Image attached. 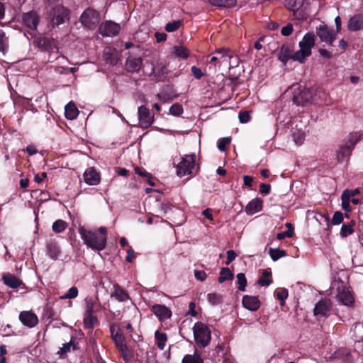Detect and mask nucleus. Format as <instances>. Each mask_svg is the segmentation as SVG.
<instances>
[{
  "label": "nucleus",
  "mask_w": 363,
  "mask_h": 363,
  "mask_svg": "<svg viewBox=\"0 0 363 363\" xmlns=\"http://www.w3.org/2000/svg\"><path fill=\"white\" fill-rule=\"evenodd\" d=\"M119 349L122 353L124 360L126 362L130 361L132 358V355H131L127 345H125L124 348L121 347Z\"/></svg>",
  "instance_id": "56"
},
{
  "label": "nucleus",
  "mask_w": 363,
  "mask_h": 363,
  "mask_svg": "<svg viewBox=\"0 0 363 363\" xmlns=\"http://www.w3.org/2000/svg\"><path fill=\"white\" fill-rule=\"evenodd\" d=\"M191 69V72H192L193 75L197 79H200L204 75V74L202 72V71L199 68L196 67V66H193Z\"/></svg>",
  "instance_id": "59"
},
{
  "label": "nucleus",
  "mask_w": 363,
  "mask_h": 363,
  "mask_svg": "<svg viewBox=\"0 0 363 363\" xmlns=\"http://www.w3.org/2000/svg\"><path fill=\"white\" fill-rule=\"evenodd\" d=\"M239 120L240 123H245L250 121V116L247 111L240 112L239 113Z\"/></svg>",
  "instance_id": "57"
},
{
  "label": "nucleus",
  "mask_w": 363,
  "mask_h": 363,
  "mask_svg": "<svg viewBox=\"0 0 363 363\" xmlns=\"http://www.w3.org/2000/svg\"><path fill=\"white\" fill-rule=\"evenodd\" d=\"M207 298L208 302L213 305L218 303L220 301L219 296L215 293L208 294Z\"/></svg>",
  "instance_id": "58"
},
{
  "label": "nucleus",
  "mask_w": 363,
  "mask_h": 363,
  "mask_svg": "<svg viewBox=\"0 0 363 363\" xmlns=\"http://www.w3.org/2000/svg\"><path fill=\"white\" fill-rule=\"evenodd\" d=\"M169 113L173 116H179L183 113V107L179 104H174L170 107Z\"/></svg>",
  "instance_id": "49"
},
{
  "label": "nucleus",
  "mask_w": 363,
  "mask_h": 363,
  "mask_svg": "<svg viewBox=\"0 0 363 363\" xmlns=\"http://www.w3.org/2000/svg\"><path fill=\"white\" fill-rule=\"evenodd\" d=\"M211 5L218 7H233L237 4V0H208Z\"/></svg>",
  "instance_id": "27"
},
{
  "label": "nucleus",
  "mask_w": 363,
  "mask_h": 363,
  "mask_svg": "<svg viewBox=\"0 0 363 363\" xmlns=\"http://www.w3.org/2000/svg\"><path fill=\"white\" fill-rule=\"evenodd\" d=\"M269 255L273 261H277L279 258L286 256V252L279 248H270L269 250Z\"/></svg>",
  "instance_id": "34"
},
{
  "label": "nucleus",
  "mask_w": 363,
  "mask_h": 363,
  "mask_svg": "<svg viewBox=\"0 0 363 363\" xmlns=\"http://www.w3.org/2000/svg\"><path fill=\"white\" fill-rule=\"evenodd\" d=\"M194 275L196 279L203 281L206 279V274L204 271L195 270Z\"/></svg>",
  "instance_id": "62"
},
{
  "label": "nucleus",
  "mask_w": 363,
  "mask_h": 363,
  "mask_svg": "<svg viewBox=\"0 0 363 363\" xmlns=\"http://www.w3.org/2000/svg\"><path fill=\"white\" fill-rule=\"evenodd\" d=\"M182 363H203V362L199 355L194 354V355L186 354L182 359Z\"/></svg>",
  "instance_id": "38"
},
{
  "label": "nucleus",
  "mask_w": 363,
  "mask_h": 363,
  "mask_svg": "<svg viewBox=\"0 0 363 363\" xmlns=\"http://www.w3.org/2000/svg\"><path fill=\"white\" fill-rule=\"evenodd\" d=\"M174 52L178 57L183 59L187 58L189 55V52L187 48L183 46H176L174 48Z\"/></svg>",
  "instance_id": "44"
},
{
  "label": "nucleus",
  "mask_w": 363,
  "mask_h": 363,
  "mask_svg": "<svg viewBox=\"0 0 363 363\" xmlns=\"http://www.w3.org/2000/svg\"><path fill=\"white\" fill-rule=\"evenodd\" d=\"M293 25L291 23H287L281 30V33L284 36H289L292 33Z\"/></svg>",
  "instance_id": "55"
},
{
  "label": "nucleus",
  "mask_w": 363,
  "mask_h": 363,
  "mask_svg": "<svg viewBox=\"0 0 363 363\" xmlns=\"http://www.w3.org/2000/svg\"><path fill=\"white\" fill-rule=\"evenodd\" d=\"M314 45L315 35L313 33H307L298 43L299 50L292 55V60L304 63L306 57L311 55V50Z\"/></svg>",
  "instance_id": "2"
},
{
  "label": "nucleus",
  "mask_w": 363,
  "mask_h": 363,
  "mask_svg": "<svg viewBox=\"0 0 363 363\" xmlns=\"http://www.w3.org/2000/svg\"><path fill=\"white\" fill-rule=\"evenodd\" d=\"M194 341L199 348L207 347L211 340V331L208 326L202 322H196L193 327Z\"/></svg>",
  "instance_id": "4"
},
{
  "label": "nucleus",
  "mask_w": 363,
  "mask_h": 363,
  "mask_svg": "<svg viewBox=\"0 0 363 363\" xmlns=\"http://www.w3.org/2000/svg\"><path fill=\"white\" fill-rule=\"evenodd\" d=\"M47 255L52 259L56 260L58 259L61 251L57 242L50 240L46 245Z\"/></svg>",
  "instance_id": "20"
},
{
  "label": "nucleus",
  "mask_w": 363,
  "mask_h": 363,
  "mask_svg": "<svg viewBox=\"0 0 363 363\" xmlns=\"http://www.w3.org/2000/svg\"><path fill=\"white\" fill-rule=\"evenodd\" d=\"M51 26L57 27L70 19V10L62 4H57L48 10Z\"/></svg>",
  "instance_id": "3"
},
{
  "label": "nucleus",
  "mask_w": 363,
  "mask_h": 363,
  "mask_svg": "<svg viewBox=\"0 0 363 363\" xmlns=\"http://www.w3.org/2000/svg\"><path fill=\"white\" fill-rule=\"evenodd\" d=\"M284 6L293 12L294 16L298 20H305L308 16L307 0H286Z\"/></svg>",
  "instance_id": "5"
},
{
  "label": "nucleus",
  "mask_w": 363,
  "mask_h": 363,
  "mask_svg": "<svg viewBox=\"0 0 363 363\" xmlns=\"http://www.w3.org/2000/svg\"><path fill=\"white\" fill-rule=\"evenodd\" d=\"M112 338L118 348H124L125 345H126L124 336L121 332H117Z\"/></svg>",
  "instance_id": "42"
},
{
  "label": "nucleus",
  "mask_w": 363,
  "mask_h": 363,
  "mask_svg": "<svg viewBox=\"0 0 363 363\" xmlns=\"http://www.w3.org/2000/svg\"><path fill=\"white\" fill-rule=\"evenodd\" d=\"M292 138L296 144L301 145L305 139V133L303 131L298 130L293 133Z\"/></svg>",
  "instance_id": "43"
},
{
  "label": "nucleus",
  "mask_w": 363,
  "mask_h": 363,
  "mask_svg": "<svg viewBox=\"0 0 363 363\" xmlns=\"http://www.w3.org/2000/svg\"><path fill=\"white\" fill-rule=\"evenodd\" d=\"M121 30V26L118 23L111 21L103 22L99 28L100 34L106 37H113L117 35Z\"/></svg>",
  "instance_id": "13"
},
{
  "label": "nucleus",
  "mask_w": 363,
  "mask_h": 363,
  "mask_svg": "<svg viewBox=\"0 0 363 363\" xmlns=\"http://www.w3.org/2000/svg\"><path fill=\"white\" fill-rule=\"evenodd\" d=\"M352 147L349 145V144H345L342 146L340 150L337 151V157L339 162H343L345 159H347L351 154Z\"/></svg>",
  "instance_id": "26"
},
{
  "label": "nucleus",
  "mask_w": 363,
  "mask_h": 363,
  "mask_svg": "<svg viewBox=\"0 0 363 363\" xmlns=\"http://www.w3.org/2000/svg\"><path fill=\"white\" fill-rule=\"evenodd\" d=\"M336 32L329 28L325 24L322 23L316 28V35L320 41L331 45L336 39Z\"/></svg>",
  "instance_id": "9"
},
{
  "label": "nucleus",
  "mask_w": 363,
  "mask_h": 363,
  "mask_svg": "<svg viewBox=\"0 0 363 363\" xmlns=\"http://www.w3.org/2000/svg\"><path fill=\"white\" fill-rule=\"evenodd\" d=\"M361 135L359 132L351 133L347 137L345 144H349V145L353 148L354 145L359 140Z\"/></svg>",
  "instance_id": "35"
},
{
  "label": "nucleus",
  "mask_w": 363,
  "mask_h": 363,
  "mask_svg": "<svg viewBox=\"0 0 363 363\" xmlns=\"http://www.w3.org/2000/svg\"><path fill=\"white\" fill-rule=\"evenodd\" d=\"M85 312L86 313H94L101 308V304L97 297L87 296L85 300Z\"/></svg>",
  "instance_id": "17"
},
{
  "label": "nucleus",
  "mask_w": 363,
  "mask_h": 363,
  "mask_svg": "<svg viewBox=\"0 0 363 363\" xmlns=\"http://www.w3.org/2000/svg\"><path fill=\"white\" fill-rule=\"evenodd\" d=\"M341 200H342V209L346 212H350L352 211V208L350 207V199H349L347 197H344L342 195L341 196Z\"/></svg>",
  "instance_id": "54"
},
{
  "label": "nucleus",
  "mask_w": 363,
  "mask_h": 363,
  "mask_svg": "<svg viewBox=\"0 0 363 363\" xmlns=\"http://www.w3.org/2000/svg\"><path fill=\"white\" fill-rule=\"evenodd\" d=\"M153 72L156 75H158L159 80H164L166 77L167 68L164 65H157L154 67Z\"/></svg>",
  "instance_id": "37"
},
{
  "label": "nucleus",
  "mask_w": 363,
  "mask_h": 363,
  "mask_svg": "<svg viewBox=\"0 0 363 363\" xmlns=\"http://www.w3.org/2000/svg\"><path fill=\"white\" fill-rule=\"evenodd\" d=\"M140 57H128L126 60V67L129 72H138L142 65Z\"/></svg>",
  "instance_id": "24"
},
{
  "label": "nucleus",
  "mask_w": 363,
  "mask_h": 363,
  "mask_svg": "<svg viewBox=\"0 0 363 363\" xmlns=\"http://www.w3.org/2000/svg\"><path fill=\"white\" fill-rule=\"evenodd\" d=\"M271 186L269 184L262 183L259 186V191L263 194H268L270 192Z\"/></svg>",
  "instance_id": "63"
},
{
  "label": "nucleus",
  "mask_w": 363,
  "mask_h": 363,
  "mask_svg": "<svg viewBox=\"0 0 363 363\" xmlns=\"http://www.w3.org/2000/svg\"><path fill=\"white\" fill-rule=\"evenodd\" d=\"M242 305L248 310L255 311L259 307V301L257 296L245 295L242 297Z\"/></svg>",
  "instance_id": "19"
},
{
  "label": "nucleus",
  "mask_w": 363,
  "mask_h": 363,
  "mask_svg": "<svg viewBox=\"0 0 363 363\" xmlns=\"http://www.w3.org/2000/svg\"><path fill=\"white\" fill-rule=\"evenodd\" d=\"M156 345L158 348L161 350H164L165 347V343L167 340V337L166 333L160 332L157 330L155 334Z\"/></svg>",
  "instance_id": "29"
},
{
  "label": "nucleus",
  "mask_w": 363,
  "mask_h": 363,
  "mask_svg": "<svg viewBox=\"0 0 363 363\" xmlns=\"http://www.w3.org/2000/svg\"><path fill=\"white\" fill-rule=\"evenodd\" d=\"M333 303L330 299L322 298L315 305L313 309L314 315L318 318L328 316L330 313Z\"/></svg>",
  "instance_id": "12"
},
{
  "label": "nucleus",
  "mask_w": 363,
  "mask_h": 363,
  "mask_svg": "<svg viewBox=\"0 0 363 363\" xmlns=\"http://www.w3.org/2000/svg\"><path fill=\"white\" fill-rule=\"evenodd\" d=\"M355 223L356 222L354 220H352L349 223L343 224L340 232L341 238H344L350 235H352L354 233L353 227Z\"/></svg>",
  "instance_id": "28"
},
{
  "label": "nucleus",
  "mask_w": 363,
  "mask_h": 363,
  "mask_svg": "<svg viewBox=\"0 0 363 363\" xmlns=\"http://www.w3.org/2000/svg\"><path fill=\"white\" fill-rule=\"evenodd\" d=\"M83 178L85 183L92 186L99 184L101 180L100 174L94 167L86 169L83 174Z\"/></svg>",
  "instance_id": "16"
},
{
  "label": "nucleus",
  "mask_w": 363,
  "mask_h": 363,
  "mask_svg": "<svg viewBox=\"0 0 363 363\" xmlns=\"http://www.w3.org/2000/svg\"><path fill=\"white\" fill-rule=\"evenodd\" d=\"M99 20V13L91 8H87L84 10L79 18L82 25L89 30H94L97 26Z\"/></svg>",
  "instance_id": "6"
},
{
  "label": "nucleus",
  "mask_w": 363,
  "mask_h": 363,
  "mask_svg": "<svg viewBox=\"0 0 363 363\" xmlns=\"http://www.w3.org/2000/svg\"><path fill=\"white\" fill-rule=\"evenodd\" d=\"M19 320L23 325L30 328L35 327L38 323V316L31 311L21 312Z\"/></svg>",
  "instance_id": "15"
},
{
  "label": "nucleus",
  "mask_w": 363,
  "mask_h": 363,
  "mask_svg": "<svg viewBox=\"0 0 363 363\" xmlns=\"http://www.w3.org/2000/svg\"><path fill=\"white\" fill-rule=\"evenodd\" d=\"M2 279L6 285L13 289H16L23 284L19 279L9 273L4 274Z\"/></svg>",
  "instance_id": "22"
},
{
  "label": "nucleus",
  "mask_w": 363,
  "mask_h": 363,
  "mask_svg": "<svg viewBox=\"0 0 363 363\" xmlns=\"http://www.w3.org/2000/svg\"><path fill=\"white\" fill-rule=\"evenodd\" d=\"M336 298L337 302L345 306L352 308L354 304V298L352 292L345 286H340L337 289Z\"/></svg>",
  "instance_id": "8"
},
{
  "label": "nucleus",
  "mask_w": 363,
  "mask_h": 363,
  "mask_svg": "<svg viewBox=\"0 0 363 363\" xmlns=\"http://www.w3.org/2000/svg\"><path fill=\"white\" fill-rule=\"evenodd\" d=\"M363 26V15L357 14L350 18L347 23V28L350 30L357 31L362 28Z\"/></svg>",
  "instance_id": "21"
},
{
  "label": "nucleus",
  "mask_w": 363,
  "mask_h": 363,
  "mask_svg": "<svg viewBox=\"0 0 363 363\" xmlns=\"http://www.w3.org/2000/svg\"><path fill=\"white\" fill-rule=\"evenodd\" d=\"M8 49L7 39L5 33L2 30H0V51L4 55Z\"/></svg>",
  "instance_id": "46"
},
{
  "label": "nucleus",
  "mask_w": 363,
  "mask_h": 363,
  "mask_svg": "<svg viewBox=\"0 0 363 363\" xmlns=\"http://www.w3.org/2000/svg\"><path fill=\"white\" fill-rule=\"evenodd\" d=\"M97 322L96 316L94 315V313H84V324L86 328H92Z\"/></svg>",
  "instance_id": "33"
},
{
  "label": "nucleus",
  "mask_w": 363,
  "mask_h": 363,
  "mask_svg": "<svg viewBox=\"0 0 363 363\" xmlns=\"http://www.w3.org/2000/svg\"><path fill=\"white\" fill-rule=\"evenodd\" d=\"M293 236V232L291 230H286L282 233H278L277 238L278 240L284 239V238H291Z\"/></svg>",
  "instance_id": "61"
},
{
  "label": "nucleus",
  "mask_w": 363,
  "mask_h": 363,
  "mask_svg": "<svg viewBox=\"0 0 363 363\" xmlns=\"http://www.w3.org/2000/svg\"><path fill=\"white\" fill-rule=\"evenodd\" d=\"M230 143V138H223L220 139L218 142V148L220 151H225L226 149V146L228 145Z\"/></svg>",
  "instance_id": "51"
},
{
  "label": "nucleus",
  "mask_w": 363,
  "mask_h": 363,
  "mask_svg": "<svg viewBox=\"0 0 363 363\" xmlns=\"http://www.w3.org/2000/svg\"><path fill=\"white\" fill-rule=\"evenodd\" d=\"M182 26V21L180 20H175L172 22H169L165 26V30L171 33L176 31L179 28V27Z\"/></svg>",
  "instance_id": "41"
},
{
  "label": "nucleus",
  "mask_w": 363,
  "mask_h": 363,
  "mask_svg": "<svg viewBox=\"0 0 363 363\" xmlns=\"http://www.w3.org/2000/svg\"><path fill=\"white\" fill-rule=\"evenodd\" d=\"M139 123L140 127L147 128L150 127L154 121L153 116L150 113L148 108L144 106L138 108Z\"/></svg>",
  "instance_id": "14"
},
{
  "label": "nucleus",
  "mask_w": 363,
  "mask_h": 363,
  "mask_svg": "<svg viewBox=\"0 0 363 363\" xmlns=\"http://www.w3.org/2000/svg\"><path fill=\"white\" fill-rule=\"evenodd\" d=\"M233 274L231 271L228 268L223 267L220 271L218 281L223 283L227 280L233 279Z\"/></svg>",
  "instance_id": "36"
},
{
  "label": "nucleus",
  "mask_w": 363,
  "mask_h": 363,
  "mask_svg": "<svg viewBox=\"0 0 363 363\" xmlns=\"http://www.w3.org/2000/svg\"><path fill=\"white\" fill-rule=\"evenodd\" d=\"M277 298L281 301V305L284 304V301L288 297V291L285 289H282L280 291L276 292Z\"/></svg>",
  "instance_id": "52"
},
{
  "label": "nucleus",
  "mask_w": 363,
  "mask_h": 363,
  "mask_svg": "<svg viewBox=\"0 0 363 363\" xmlns=\"http://www.w3.org/2000/svg\"><path fill=\"white\" fill-rule=\"evenodd\" d=\"M291 50L288 46L283 45L279 52V60L282 62L284 64H286L290 58L292 59V55H291Z\"/></svg>",
  "instance_id": "31"
},
{
  "label": "nucleus",
  "mask_w": 363,
  "mask_h": 363,
  "mask_svg": "<svg viewBox=\"0 0 363 363\" xmlns=\"http://www.w3.org/2000/svg\"><path fill=\"white\" fill-rule=\"evenodd\" d=\"M79 114V111L76 107L75 104L72 102H69L65 107V117L69 120H73L77 118Z\"/></svg>",
  "instance_id": "25"
},
{
  "label": "nucleus",
  "mask_w": 363,
  "mask_h": 363,
  "mask_svg": "<svg viewBox=\"0 0 363 363\" xmlns=\"http://www.w3.org/2000/svg\"><path fill=\"white\" fill-rule=\"evenodd\" d=\"M359 194V189H351V190H349V189H345L342 195L344 196V197H347L349 199H350V198H352L354 197V196L357 195Z\"/></svg>",
  "instance_id": "53"
},
{
  "label": "nucleus",
  "mask_w": 363,
  "mask_h": 363,
  "mask_svg": "<svg viewBox=\"0 0 363 363\" xmlns=\"http://www.w3.org/2000/svg\"><path fill=\"white\" fill-rule=\"evenodd\" d=\"M72 346V343L70 342L69 343H65L63 345L62 347L60 349L61 355L66 354L67 352L70 351V347Z\"/></svg>",
  "instance_id": "64"
},
{
  "label": "nucleus",
  "mask_w": 363,
  "mask_h": 363,
  "mask_svg": "<svg viewBox=\"0 0 363 363\" xmlns=\"http://www.w3.org/2000/svg\"><path fill=\"white\" fill-rule=\"evenodd\" d=\"M112 297L115 298L118 301H125L129 299L128 294L121 288L116 287L113 294L111 295Z\"/></svg>",
  "instance_id": "30"
},
{
  "label": "nucleus",
  "mask_w": 363,
  "mask_h": 363,
  "mask_svg": "<svg viewBox=\"0 0 363 363\" xmlns=\"http://www.w3.org/2000/svg\"><path fill=\"white\" fill-rule=\"evenodd\" d=\"M343 220L344 217L342 213L340 211H336L332 218L331 224L334 225H340L343 222Z\"/></svg>",
  "instance_id": "47"
},
{
  "label": "nucleus",
  "mask_w": 363,
  "mask_h": 363,
  "mask_svg": "<svg viewBox=\"0 0 363 363\" xmlns=\"http://www.w3.org/2000/svg\"><path fill=\"white\" fill-rule=\"evenodd\" d=\"M226 57L229 59V69L238 66L240 59L237 55H232L228 52Z\"/></svg>",
  "instance_id": "50"
},
{
  "label": "nucleus",
  "mask_w": 363,
  "mask_h": 363,
  "mask_svg": "<svg viewBox=\"0 0 363 363\" xmlns=\"http://www.w3.org/2000/svg\"><path fill=\"white\" fill-rule=\"evenodd\" d=\"M78 296V289L75 286L71 287L67 294L62 296L60 298L62 299H67V298H74Z\"/></svg>",
  "instance_id": "48"
},
{
  "label": "nucleus",
  "mask_w": 363,
  "mask_h": 363,
  "mask_svg": "<svg viewBox=\"0 0 363 363\" xmlns=\"http://www.w3.org/2000/svg\"><path fill=\"white\" fill-rule=\"evenodd\" d=\"M262 201L259 199H255L250 201L245 207V211L249 215L255 214L262 209Z\"/></svg>",
  "instance_id": "23"
},
{
  "label": "nucleus",
  "mask_w": 363,
  "mask_h": 363,
  "mask_svg": "<svg viewBox=\"0 0 363 363\" xmlns=\"http://www.w3.org/2000/svg\"><path fill=\"white\" fill-rule=\"evenodd\" d=\"M67 223L63 220H57L52 224V230L55 233H61L67 228Z\"/></svg>",
  "instance_id": "40"
},
{
  "label": "nucleus",
  "mask_w": 363,
  "mask_h": 363,
  "mask_svg": "<svg viewBox=\"0 0 363 363\" xmlns=\"http://www.w3.org/2000/svg\"><path fill=\"white\" fill-rule=\"evenodd\" d=\"M21 19L23 25L30 30L34 32L36 30L40 22V16L37 11H30L23 13Z\"/></svg>",
  "instance_id": "10"
},
{
  "label": "nucleus",
  "mask_w": 363,
  "mask_h": 363,
  "mask_svg": "<svg viewBox=\"0 0 363 363\" xmlns=\"http://www.w3.org/2000/svg\"><path fill=\"white\" fill-rule=\"evenodd\" d=\"M34 43L39 48L45 50L50 52L48 59L50 62H52L57 58V57H52V53L57 54V48L53 40L45 37H39L35 39Z\"/></svg>",
  "instance_id": "11"
},
{
  "label": "nucleus",
  "mask_w": 363,
  "mask_h": 363,
  "mask_svg": "<svg viewBox=\"0 0 363 363\" xmlns=\"http://www.w3.org/2000/svg\"><path fill=\"white\" fill-rule=\"evenodd\" d=\"M152 311L161 320L169 318L172 315L171 311L164 305H153L152 306Z\"/></svg>",
  "instance_id": "18"
},
{
  "label": "nucleus",
  "mask_w": 363,
  "mask_h": 363,
  "mask_svg": "<svg viewBox=\"0 0 363 363\" xmlns=\"http://www.w3.org/2000/svg\"><path fill=\"white\" fill-rule=\"evenodd\" d=\"M228 52H229V50L228 49H218L215 51V56H212L211 58V62H220L221 60H224L227 55Z\"/></svg>",
  "instance_id": "32"
},
{
  "label": "nucleus",
  "mask_w": 363,
  "mask_h": 363,
  "mask_svg": "<svg viewBox=\"0 0 363 363\" xmlns=\"http://www.w3.org/2000/svg\"><path fill=\"white\" fill-rule=\"evenodd\" d=\"M236 257V253L230 250L227 251V261L225 264L227 265L230 264L231 262H233Z\"/></svg>",
  "instance_id": "60"
},
{
  "label": "nucleus",
  "mask_w": 363,
  "mask_h": 363,
  "mask_svg": "<svg viewBox=\"0 0 363 363\" xmlns=\"http://www.w3.org/2000/svg\"><path fill=\"white\" fill-rule=\"evenodd\" d=\"M238 289L240 291H244L245 290V286L247 285V279L245 278V275L243 273H239L237 274Z\"/></svg>",
  "instance_id": "45"
},
{
  "label": "nucleus",
  "mask_w": 363,
  "mask_h": 363,
  "mask_svg": "<svg viewBox=\"0 0 363 363\" xmlns=\"http://www.w3.org/2000/svg\"><path fill=\"white\" fill-rule=\"evenodd\" d=\"M196 155H186L182 158V161L177 165V174L182 177L193 173L195 168Z\"/></svg>",
  "instance_id": "7"
},
{
  "label": "nucleus",
  "mask_w": 363,
  "mask_h": 363,
  "mask_svg": "<svg viewBox=\"0 0 363 363\" xmlns=\"http://www.w3.org/2000/svg\"><path fill=\"white\" fill-rule=\"evenodd\" d=\"M272 282L271 279V273L264 270L262 273V277L259 278L257 283L260 286H269Z\"/></svg>",
  "instance_id": "39"
},
{
  "label": "nucleus",
  "mask_w": 363,
  "mask_h": 363,
  "mask_svg": "<svg viewBox=\"0 0 363 363\" xmlns=\"http://www.w3.org/2000/svg\"><path fill=\"white\" fill-rule=\"evenodd\" d=\"M79 233L84 243L94 250H102L107 242V229L100 227L98 230H91L84 227L79 228Z\"/></svg>",
  "instance_id": "1"
}]
</instances>
